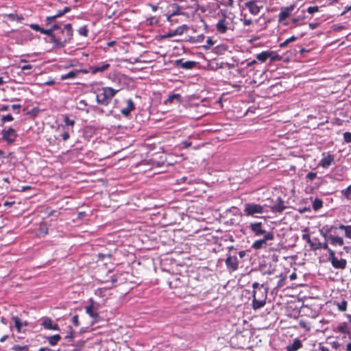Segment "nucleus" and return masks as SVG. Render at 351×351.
Wrapping results in <instances>:
<instances>
[{"label": "nucleus", "mask_w": 351, "mask_h": 351, "mask_svg": "<svg viewBox=\"0 0 351 351\" xmlns=\"http://www.w3.org/2000/svg\"><path fill=\"white\" fill-rule=\"evenodd\" d=\"M65 28L66 29V38L60 39L57 38V34L54 32L60 29V25L54 24L51 28L45 29H41L40 33L47 35L51 38V43H52L55 47L61 48L63 47L68 42L71 40L73 36V29L71 24H66Z\"/></svg>", "instance_id": "nucleus-1"}, {"label": "nucleus", "mask_w": 351, "mask_h": 351, "mask_svg": "<svg viewBox=\"0 0 351 351\" xmlns=\"http://www.w3.org/2000/svg\"><path fill=\"white\" fill-rule=\"evenodd\" d=\"M117 92V90L112 88L104 87L102 88L101 93L96 95V101L98 104L107 106Z\"/></svg>", "instance_id": "nucleus-2"}, {"label": "nucleus", "mask_w": 351, "mask_h": 351, "mask_svg": "<svg viewBox=\"0 0 351 351\" xmlns=\"http://www.w3.org/2000/svg\"><path fill=\"white\" fill-rule=\"evenodd\" d=\"M265 206L256 204L254 202H248L244 204V215L245 216H252L258 217V215H262L265 212Z\"/></svg>", "instance_id": "nucleus-3"}, {"label": "nucleus", "mask_w": 351, "mask_h": 351, "mask_svg": "<svg viewBox=\"0 0 351 351\" xmlns=\"http://www.w3.org/2000/svg\"><path fill=\"white\" fill-rule=\"evenodd\" d=\"M258 291H253L252 308L254 310L263 307L266 304L267 291L261 292V298H257Z\"/></svg>", "instance_id": "nucleus-4"}, {"label": "nucleus", "mask_w": 351, "mask_h": 351, "mask_svg": "<svg viewBox=\"0 0 351 351\" xmlns=\"http://www.w3.org/2000/svg\"><path fill=\"white\" fill-rule=\"evenodd\" d=\"M274 239V233L268 232L264 235V237L261 239L255 241L252 247L254 250H260L265 247L267 241H272Z\"/></svg>", "instance_id": "nucleus-5"}, {"label": "nucleus", "mask_w": 351, "mask_h": 351, "mask_svg": "<svg viewBox=\"0 0 351 351\" xmlns=\"http://www.w3.org/2000/svg\"><path fill=\"white\" fill-rule=\"evenodd\" d=\"M260 3L258 0H245L244 3L245 8H247L249 12L253 15H257L261 8L262 5H259Z\"/></svg>", "instance_id": "nucleus-6"}, {"label": "nucleus", "mask_w": 351, "mask_h": 351, "mask_svg": "<svg viewBox=\"0 0 351 351\" xmlns=\"http://www.w3.org/2000/svg\"><path fill=\"white\" fill-rule=\"evenodd\" d=\"M1 134L2 138L4 141H5L8 144L13 143L18 136L15 130L13 129L12 128H10L7 130H3Z\"/></svg>", "instance_id": "nucleus-7"}, {"label": "nucleus", "mask_w": 351, "mask_h": 351, "mask_svg": "<svg viewBox=\"0 0 351 351\" xmlns=\"http://www.w3.org/2000/svg\"><path fill=\"white\" fill-rule=\"evenodd\" d=\"M187 25H183L182 26H179L176 29L169 31L168 33L161 35L160 38L162 39H166L169 38H171L173 36H177V35H182L185 30L187 29Z\"/></svg>", "instance_id": "nucleus-8"}, {"label": "nucleus", "mask_w": 351, "mask_h": 351, "mask_svg": "<svg viewBox=\"0 0 351 351\" xmlns=\"http://www.w3.org/2000/svg\"><path fill=\"white\" fill-rule=\"evenodd\" d=\"M197 63L195 61H183V59L176 60L175 61V65L178 67L186 70L193 69Z\"/></svg>", "instance_id": "nucleus-9"}, {"label": "nucleus", "mask_w": 351, "mask_h": 351, "mask_svg": "<svg viewBox=\"0 0 351 351\" xmlns=\"http://www.w3.org/2000/svg\"><path fill=\"white\" fill-rule=\"evenodd\" d=\"M225 263L227 268L232 271H236L239 267V261L235 256H228Z\"/></svg>", "instance_id": "nucleus-10"}, {"label": "nucleus", "mask_w": 351, "mask_h": 351, "mask_svg": "<svg viewBox=\"0 0 351 351\" xmlns=\"http://www.w3.org/2000/svg\"><path fill=\"white\" fill-rule=\"evenodd\" d=\"M294 5H291L287 7H282L280 8V12L278 14L279 21H282L287 19L291 14V12L294 10Z\"/></svg>", "instance_id": "nucleus-11"}, {"label": "nucleus", "mask_w": 351, "mask_h": 351, "mask_svg": "<svg viewBox=\"0 0 351 351\" xmlns=\"http://www.w3.org/2000/svg\"><path fill=\"white\" fill-rule=\"evenodd\" d=\"M250 228L251 231L256 236L265 235L267 233L265 230L263 229V224L261 222L251 223L250 224Z\"/></svg>", "instance_id": "nucleus-12"}, {"label": "nucleus", "mask_w": 351, "mask_h": 351, "mask_svg": "<svg viewBox=\"0 0 351 351\" xmlns=\"http://www.w3.org/2000/svg\"><path fill=\"white\" fill-rule=\"evenodd\" d=\"M126 103L127 106L125 108H123L121 110V112L124 117H128L130 116L131 112L135 109V105L132 99H128L126 101Z\"/></svg>", "instance_id": "nucleus-13"}, {"label": "nucleus", "mask_w": 351, "mask_h": 351, "mask_svg": "<svg viewBox=\"0 0 351 351\" xmlns=\"http://www.w3.org/2000/svg\"><path fill=\"white\" fill-rule=\"evenodd\" d=\"M287 207L281 197H278L276 202L271 206V211L274 213H282Z\"/></svg>", "instance_id": "nucleus-14"}, {"label": "nucleus", "mask_w": 351, "mask_h": 351, "mask_svg": "<svg viewBox=\"0 0 351 351\" xmlns=\"http://www.w3.org/2000/svg\"><path fill=\"white\" fill-rule=\"evenodd\" d=\"M323 155L324 157L319 161V165L322 167L326 169L329 166H330L332 162L334 161V156L331 154H328L325 156V154H324Z\"/></svg>", "instance_id": "nucleus-15"}, {"label": "nucleus", "mask_w": 351, "mask_h": 351, "mask_svg": "<svg viewBox=\"0 0 351 351\" xmlns=\"http://www.w3.org/2000/svg\"><path fill=\"white\" fill-rule=\"evenodd\" d=\"M227 24L226 16H223L216 25L217 31L220 34L226 33L228 30Z\"/></svg>", "instance_id": "nucleus-16"}, {"label": "nucleus", "mask_w": 351, "mask_h": 351, "mask_svg": "<svg viewBox=\"0 0 351 351\" xmlns=\"http://www.w3.org/2000/svg\"><path fill=\"white\" fill-rule=\"evenodd\" d=\"M91 304L86 306V313L92 318L96 319L99 317L97 308L93 306V301L90 300Z\"/></svg>", "instance_id": "nucleus-17"}, {"label": "nucleus", "mask_w": 351, "mask_h": 351, "mask_svg": "<svg viewBox=\"0 0 351 351\" xmlns=\"http://www.w3.org/2000/svg\"><path fill=\"white\" fill-rule=\"evenodd\" d=\"M110 66V65L108 63H104V64H102V65L97 66H90V72L92 74H95L97 73H101V72H104V71L108 69Z\"/></svg>", "instance_id": "nucleus-18"}, {"label": "nucleus", "mask_w": 351, "mask_h": 351, "mask_svg": "<svg viewBox=\"0 0 351 351\" xmlns=\"http://www.w3.org/2000/svg\"><path fill=\"white\" fill-rule=\"evenodd\" d=\"M332 267L335 269H343L346 267L347 261L344 258L338 259L337 258L331 263Z\"/></svg>", "instance_id": "nucleus-19"}, {"label": "nucleus", "mask_w": 351, "mask_h": 351, "mask_svg": "<svg viewBox=\"0 0 351 351\" xmlns=\"http://www.w3.org/2000/svg\"><path fill=\"white\" fill-rule=\"evenodd\" d=\"M271 53L270 51H263L260 53L256 55V58L258 61L263 63L267 61V59L271 56Z\"/></svg>", "instance_id": "nucleus-20"}, {"label": "nucleus", "mask_w": 351, "mask_h": 351, "mask_svg": "<svg viewBox=\"0 0 351 351\" xmlns=\"http://www.w3.org/2000/svg\"><path fill=\"white\" fill-rule=\"evenodd\" d=\"M302 344L298 339L293 340V342L287 346V351H296L302 347Z\"/></svg>", "instance_id": "nucleus-21"}, {"label": "nucleus", "mask_w": 351, "mask_h": 351, "mask_svg": "<svg viewBox=\"0 0 351 351\" xmlns=\"http://www.w3.org/2000/svg\"><path fill=\"white\" fill-rule=\"evenodd\" d=\"M330 243L332 245L342 246L344 244V241L342 237L339 236H331L330 237Z\"/></svg>", "instance_id": "nucleus-22"}, {"label": "nucleus", "mask_w": 351, "mask_h": 351, "mask_svg": "<svg viewBox=\"0 0 351 351\" xmlns=\"http://www.w3.org/2000/svg\"><path fill=\"white\" fill-rule=\"evenodd\" d=\"M79 73H80V71H78V70H76V69L72 70V71H69V73H67L66 74L62 75L60 79H61V80H65L67 79H73L77 76Z\"/></svg>", "instance_id": "nucleus-23"}, {"label": "nucleus", "mask_w": 351, "mask_h": 351, "mask_svg": "<svg viewBox=\"0 0 351 351\" xmlns=\"http://www.w3.org/2000/svg\"><path fill=\"white\" fill-rule=\"evenodd\" d=\"M176 100L177 104H180L181 102V95L180 94H172L169 95L168 98L165 101V104H172L174 101Z\"/></svg>", "instance_id": "nucleus-24"}, {"label": "nucleus", "mask_w": 351, "mask_h": 351, "mask_svg": "<svg viewBox=\"0 0 351 351\" xmlns=\"http://www.w3.org/2000/svg\"><path fill=\"white\" fill-rule=\"evenodd\" d=\"M328 245L327 242H324V243H320V242L313 243V242L311 244V249L314 250H319V249L326 250V249H328Z\"/></svg>", "instance_id": "nucleus-25"}, {"label": "nucleus", "mask_w": 351, "mask_h": 351, "mask_svg": "<svg viewBox=\"0 0 351 351\" xmlns=\"http://www.w3.org/2000/svg\"><path fill=\"white\" fill-rule=\"evenodd\" d=\"M49 343L53 346H56L58 341L61 339V337L60 335H54L47 337Z\"/></svg>", "instance_id": "nucleus-26"}, {"label": "nucleus", "mask_w": 351, "mask_h": 351, "mask_svg": "<svg viewBox=\"0 0 351 351\" xmlns=\"http://www.w3.org/2000/svg\"><path fill=\"white\" fill-rule=\"evenodd\" d=\"M180 12V8L179 6H177L176 8V10H173L172 12L167 15V19L170 23H172V18L175 16L181 14Z\"/></svg>", "instance_id": "nucleus-27"}, {"label": "nucleus", "mask_w": 351, "mask_h": 351, "mask_svg": "<svg viewBox=\"0 0 351 351\" xmlns=\"http://www.w3.org/2000/svg\"><path fill=\"white\" fill-rule=\"evenodd\" d=\"M56 32H57L56 34H57L58 38H60V39L66 38V29L65 28V25H64V28H62L60 26V29H58V30Z\"/></svg>", "instance_id": "nucleus-28"}, {"label": "nucleus", "mask_w": 351, "mask_h": 351, "mask_svg": "<svg viewBox=\"0 0 351 351\" xmlns=\"http://www.w3.org/2000/svg\"><path fill=\"white\" fill-rule=\"evenodd\" d=\"M52 320L49 317H44L43 319L41 326L46 329L49 330L50 327L52 326Z\"/></svg>", "instance_id": "nucleus-29"}, {"label": "nucleus", "mask_w": 351, "mask_h": 351, "mask_svg": "<svg viewBox=\"0 0 351 351\" xmlns=\"http://www.w3.org/2000/svg\"><path fill=\"white\" fill-rule=\"evenodd\" d=\"M323 206V202L320 199L316 198L313 202V208L315 210L320 209Z\"/></svg>", "instance_id": "nucleus-30"}, {"label": "nucleus", "mask_w": 351, "mask_h": 351, "mask_svg": "<svg viewBox=\"0 0 351 351\" xmlns=\"http://www.w3.org/2000/svg\"><path fill=\"white\" fill-rule=\"evenodd\" d=\"M12 319L14 322V326L16 330H18V332H20L21 328L23 326V323L21 322V319L16 316H13Z\"/></svg>", "instance_id": "nucleus-31"}, {"label": "nucleus", "mask_w": 351, "mask_h": 351, "mask_svg": "<svg viewBox=\"0 0 351 351\" xmlns=\"http://www.w3.org/2000/svg\"><path fill=\"white\" fill-rule=\"evenodd\" d=\"M70 11H71V8L70 7H65L63 10H58L57 12V13L55 15H53V16L56 19L57 18L63 16L64 14H65L66 13H67V12H69Z\"/></svg>", "instance_id": "nucleus-32"}, {"label": "nucleus", "mask_w": 351, "mask_h": 351, "mask_svg": "<svg viewBox=\"0 0 351 351\" xmlns=\"http://www.w3.org/2000/svg\"><path fill=\"white\" fill-rule=\"evenodd\" d=\"M12 350L13 351H29L28 346L14 345Z\"/></svg>", "instance_id": "nucleus-33"}, {"label": "nucleus", "mask_w": 351, "mask_h": 351, "mask_svg": "<svg viewBox=\"0 0 351 351\" xmlns=\"http://www.w3.org/2000/svg\"><path fill=\"white\" fill-rule=\"evenodd\" d=\"M336 304L338 307V309L340 311H346L347 308V302L346 300H343L341 302H336Z\"/></svg>", "instance_id": "nucleus-34"}, {"label": "nucleus", "mask_w": 351, "mask_h": 351, "mask_svg": "<svg viewBox=\"0 0 351 351\" xmlns=\"http://www.w3.org/2000/svg\"><path fill=\"white\" fill-rule=\"evenodd\" d=\"M338 330L341 333H346L348 332V326L346 322H343L338 326L337 327Z\"/></svg>", "instance_id": "nucleus-35"}, {"label": "nucleus", "mask_w": 351, "mask_h": 351, "mask_svg": "<svg viewBox=\"0 0 351 351\" xmlns=\"http://www.w3.org/2000/svg\"><path fill=\"white\" fill-rule=\"evenodd\" d=\"M326 250L328 251L329 254L328 260L330 261V263H332V261H334L337 258L335 256V253L332 250L330 249L329 247H328V249Z\"/></svg>", "instance_id": "nucleus-36"}, {"label": "nucleus", "mask_w": 351, "mask_h": 351, "mask_svg": "<svg viewBox=\"0 0 351 351\" xmlns=\"http://www.w3.org/2000/svg\"><path fill=\"white\" fill-rule=\"evenodd\" d=\"M271 55L269 58L270 59V62L279 61L281 60L282 57L278 54H274V52L270 51Z\"/></svg>", "instance_id": "nucleus-37"}, {"label": "nucleus", "mask_w": 351, "mask_h": 351, "mask_svg": "<svg viewBox=\"0 0 351 351\" xmlns=\"http://www.w3.org/2000/svg\"><path fill=\"white\" fill-rule=\"evenodd\" d=\"M342 194H343L345 195V197L347 198V199H350V195H351V184L350 186H348L347 187V189L343 190L341 191Z\"/></svg>", "instance_id": "nucleus-38"}, {"label": "nucleus", "mask_w": 351, "mask_h": 351, "mask_svg": "<svg viewBox=\"0 0 351 351\" xmlns=\"http://www.w3.org/2000/svg\"><path fill=\"white\" fill-rule=\"evenodd\" d=\"M78 32L81 36L86 37L88 36V30L86 26H82L78 29Z\"/></svg>", "instance_id": "nucleus-39"}, {"label": "nucleus", "mask_w": 351, "mask_h": 351, "mask_svg": "<svg viewBox=\"0 0 351 351\" xmlns=\"http://www.w3.org/2000/svg\"><path fill=\"white\" fill-rule=\"evenodd\" d=\"M64 121L66 126H73L75 124V121L70 119L67 115L64 116Z\"/></svg>", "instance_id": "nucleus-40"}, {"label": "nucleus", "mask_w": 351, "mask_h": 351, "mask_svg": "<svg viewBox=\"0 0 351 351\" xmlns=\"http://www.w3.org/2000/svg\"><path fill=\"white\" fill-rule=\"evenodd\" d=\"M215 43V41H213L211 38H208L206 40V45H204V48L206 49H209L211 46H213Z\"/></svg>", "instance_id": "nucleus-41"}, {"label": "nucleus", "mask_w": 351, "mask_h": 351, "mask_svg": "<svg viewBox=\"0 0 351 351\" xmlns=\"http://www.w3.org/2000/svg\"><path fill=\"white\" fill-rule=\"evenodd\" d=\"M343 139L347 143H351V132H346L343 133Z\"/></svg>", "instance_id": "nucleus-42"}, {"label": "nucleus", "mask_w": 351, "mask_h": 351, "mask_svg": "<svg viewBox=\"0 0 351 351\" xmlns=\"http://www.w3.org/2000/svg\"><path fill=\"white\" fill-rule=\"evenodd\" d=\"M319 233L326 240H330V237L332 236V234H330L329 233L322 230V228L319 230Z\"/></svg>", "instance_id": "nucleus-43"}, {"label": "nucleus", "mask_w": 351, "mask_h": 351, "mask_svg": "<svg viewBox=\"0 0 351 351\" xmlns=\"http://www.w3.org/2000/svg\"><path fill=\"white\" fill-rule=\"evenodd\" d=\"M319 233L326 240H330V237L332 236V234H330L329 233L322 230V228L319 230Z\"/></svg>", "instance_id": "nucleus-44"}, {"label": "nucleus", "mask_w": 351, "mask_h": 351, "mask_svg": "<svg viewBox=\"0 0 351 351\" xmlns=\"http://www.w3.org/2000/svg\"><path fill=\"white\" fill-rule=\"evenodd\" d=\"M13 119H14L13 117L11 114H7V115L3 116L2 117L1 121L3 123H5L6 121H13Z\"/></svg>", "instance_id": "nucleus-45"}, {"label": "nucleus", "mask_w": 351, "mask_h": 351, "mask_svg": "<svg viewBox=\"0 0 351 351\" xmlns=\"http://www.w3.org/2000/svg\"><path fill=\"white\" fill-rule=\"evenodd\" d=\"M345 237L348 239H351V226H347V228L345 230Z\"/></svg>", "instance_id": "nucleus-46"}, {"label": "nucleus", "mask_w": 351, "mask_h": 351, "mask_svg": "<svg viewBox=\"0 0 351 351\" xmlns=\"http://www.w3.org/2000/svg\"><path fill=\"white\" fill-rule=\"evenodd\" d=\"M229 212L232 213L234 215H240V210L235 206L232 207L229 209Z\"/></svg>", "instance_id": "nucleus-47"}, {"label": "nucleus", "mask_w": 351, "mask_h": 351, "mask_svg": "<svg viewBox=\"0 0 351 351\" xmlns=\"http://www.w3.org/2000/svg\"><path fill=\"white\" fill-rule=\"evenodd\" d=\"M317 176V173H314V172H309L306 178V179L311 180V181H313Z\"/></svg>", "instance_id": "nucleus-48"}, {"label": "nucleus", "mask_w": 351, "mask_h": 351, "mask_svg": "<svg viewBox=\"0 0 351 351\" xmlns=\"http://www.w3.org/2000/svg\"><path fill=\"white\" fill-rule=\"evenodd\" d=\"M319 10L318 7L317 6H311V7H308V9H307V12L309 13V14H313L316 12H317Z\"/></svg>", "instance_id": "nucleus-49"}, {"label": "nucleus", "mask_w": 351, "mask_h": 351, "mask_svg": "<svg viewBox=\"0 0 351 351\" xmlns=\"http://www.w3.org/2000/svg\"><path fill=\"white\" fill-rule=\"evenodd\" d=\"M56 21V19L53 16H47L46 19V24L47 25H49L52 24Z\"/></svg>", "instance_id": "nucleus-50"}, {"label": "nucleus", "mask_w": 351, "mask_h": 351, "mask_svg": "<svg viewBox=\"0 0 351 351\" xmlns=\"http://www.w3.org/2000/svg\"><path fill=\"white\" fill-rule=\"evenodd\" d=\"M61 137L64 141H66L69 138L70 134L68 131H64L62 134H61Z\"/></svg>", "instance_id": "nucleus-51"}, {"label": "nucleus", "mask_w": 351, "mask_h": 351, "mask_svg": "<svg viewBox=\"0 0 351 351\" xmlns=\"http://www.w3.org/2000/svg\"><path fill=\"white\" fill-rule=\"evenodd\" d=\"M71 322L75 326H78L80 325L78 315H74L71 319Z\"/></svg>", "instance_id": "nucleus-52"}, {"label": "nucleus", "mask_w": 351, "mask_h": 351, "mask_svg": "<svg viewBox=\"0 0 351 351\" xmlns=\"http://www.w3.org/2000/svg\"><path fill=\"white\" fill-rule=\"evenodd\" d=\"M29 27H30V28H32V29H34V30H35V31H36V32H40L41 29H42V27H40L38 24H34V23L31 24V25H29Z\"/></svg>", "instance_id": "nucleus-53"}, {"label": "nucleus", "mask_w": 351, "mask_h": 351, "mask_svg": "<svg viewBox=\"0 0 351 351\" xmlns=\"http://www.w3.org/2000/svg\"><path fill=\"white\" fill-rule=\"evenodd\" d=\"M280 276H281V278L279 280V281L278 282L277 287H282L284 285L285 281L286 280V276H282L281 275Z\"/></svg>", "instance_id": "nucleus-54"}, {"label": "nucleus", "mask_w": 351, "mask_h": 351, "mask_svg": "<svg viewBox=\"0 0 351 351\" xmlns=\"http://www.w3.org/2000/svg\"><path fill=\"white\" fill-rule=\"evenodd\" d=\"M65 338L69 341H72L73 339V331L71 328H70V331L67 333Z\"/></svg>", "instance_id": "nucleus-55"}, {"label": "nucleus", "mask_w": 351, "mask_h": 351, "mask_svg": "<svg viewBox=\"0 0 351 351\" xmlns=\"http://www.w3.org/2000/svg\"><path fill=\"white\" fill-rule=\"evenodd\" d=\"M241 21H243V25L245 26L250 25L252 24V19H250L244 18L243 19H241Z\"/></svg>", "instance_id": "nucleus-56"}, {"label": "nucleus", "mask_w": 351, "mask_h": 351, "mask_svg": "<svg viewBox=\"0 0 351 351\" xmlns=\"http://www.w3.org/2000/svg\"><path fill=\"white\" fill-rule=\"evenodd\" d=\"M302 239L306 240L310 245L313 243L308 234H303Z\"/></svg>", "instance_id": "nucleus-57"}, {"label": "nucleus", "mask_w": 351, "mask_h": 351, "mask_svg": "<svg viewBox=\"0 0 351 351\" xmlns=\"http://www.w3.org/2000/svg\"><path fill=\"white\" fill-rule=\"evenodd\" d=\"M300 21V18H293L291 21L295 24L292 27H295L298 25H300L301 24H298V22Z\"/></svg>", "instance_id": "nucleus-58"}, {"label": "nucleus", "mask_w": 351, "mask_h": 351, "mask_svg": "<svg viewBox=\"0 0 351 351\" xmlns=\"http://www.w3.org/2000/svg\"><path fill=\"white\" fill-rule=\"evenodd\" d=\"M182 145H183L184 148H189L191 146V143L187 141H184L182 142Z\"/></svg>", "instance_id": "nucleus-59"}, {"label": "nucleus", "mask_w": 351, "mask_h": 351, "mask_svg": "<svg viewBox=\"0 0 351 351\" xmlns=\"http://www.w3.org/2000/svg\"><path fill=\"white\" fill-rule=\"evenodd\" d=\"M32 64H25L23 66H21V69L23 70V71H25V70H30L32 69Z\"/></svg>", "instance_id": "nucleus-60"}, {"label": "nucleus", "mask_w": 351, "mask_h": 351, "mask_svg": "<svg viewBox=\"0 0 351 351\" xmlns=\"http://www.w3.org/2000/svg\"><path fill=\"white\" fill-rule=\"evenodd\" d=\"M233 3V0H223V4L227 6H231Z\"/></svg>", "instance_id": "nucleus-61"}, {"label": "nucleus", "mask_w": 351, "mask_h": 351, "mask_svg": "<svg viewBox=\"0 0 351 351\" xmlns=\"http://www.w3.org/2000/svg\"><path fill=\"white\" fill-rule=\"evenodd\" d=\"M351 10V4L350 5H347L344 8V11L341 14V16L344 15L346 13Z\"/></svg>", "instance_id": "nucleus-62"}, {"label": "nucleus", "mask_w": 351, "mask_h": 351, "mask_svg": "<svg viewBox=\"0 0 351 351\" xmlns=\"http://www.w3.org/2000/svg\"><path fill=\"white\" fill-rule=\"evenodd\" d=\"M49 330H60V328L57 324H52V326L50 327Z\"/></svg>", "instance_id": "nucleus-63"}, {"label": "nucleus", "mask_w": 351, "mask_h": 351, "mask_svg": "<svg viewBox=\"0 0 351 351\" xmlns=\"http://www.w3.org/2000/svg\"><path fill=\"white\" fill-rule=\"evenodd\" d=\"M332 347L336 350L339 349V348L340 347V344L339 342L337 341H333L332 343Z\"/></svg>", "instance_id": "nucleus-64"}]
</instances>
